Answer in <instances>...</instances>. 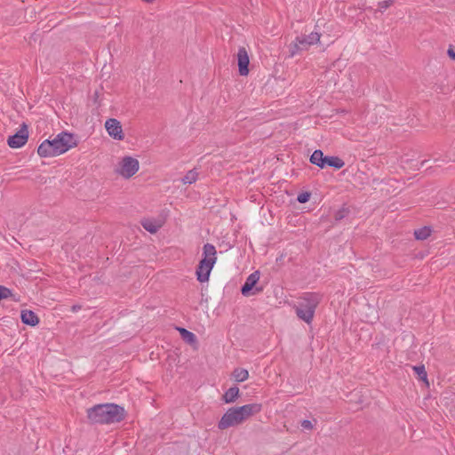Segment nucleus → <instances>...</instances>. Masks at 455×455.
<instances>
[{
    "label": "nucleus",
    "instance_id": "bb28decb",
    "mask_svg": "<svg viewBox=\"0 0 455 455\" xmlns=\"http://www.w3.org/2000/svg\"><path fill=\"white\" fill-rule=\"evenodd\" d=\"M12 291L3 285H0V301L12 296Z\"/></svg>",
    "mask_w": 455,
    "mask_h": 455
},
{
    "label": "nucleus",
    "instance_id": "0eeeda50",
    "mask_svg": "<svg viewBox=\"0 0 455 455\" xmlns=\"http://www.w3.org/2000/svg\"><path fill=\"white\" fill-rule=\"evenodd\" d=\"M140 168V163L136 158L124 156L120 163L118 172L125 179L132 177Z\"/></svg>",
    "mask_w": 455,
    "mask_h": 455
},
{
    "label": "nucleus",
    "instance_id": "a878e982",
    "mask_svg": "<svg viewBox=\"0 0 455 455\" xmlns=\"http://www.w3.org/2000/svg\"><path fill=\"white\" fill-rule=\"evenodd\" d=\"M307 40V39L306 38V36L296 37V41L299 44V48L301 49V51H306L310 46L308 41Z\"/></svg>",
    "mask_w": 455,
    "mask_h": 455
},
{
    "label": "nucleus",
    "instance_id": "b1692460",
    "mask_svg": "<svg viewBox=\"0 0 455 455\" xmlns=\"http://www.w3.org/2000/svg\"><path fill=\"white\" fill-rule=\"evenodd\" d=\"M321 34L317 32H312L308 36H306V38L307 39L309 44H317L320 41Z\"/></svg>",
    "mask_w": 455,
    "mask_h": 455
},
{
    "label": "nucleus",
    "instance_id": "6ab92c4d",
    "mask_svg": "<svg viewBox=\"0 0 455 455\" xmlns=\"http://www.w3.org/2000/svg\"><path fill=\"white\" fill-rule=\"evenodd\" d=\"M232 375L236 382L245 381L249 378L248 371L242 368H235Z\"/></svg>",
    "mask_w": 455,
    "mask_h": 455
},
{
    "label": "nucleus",
    "instance_id": "f257e3e1",
    "mask_svg": "<svg viewBox=\"0 0 455 455\" xmlns=\"http://www.w3.org/2000/svg\"><path fill=\"white\" fill-rule=\"evenodd\" d=\"M87 419L91 424H114L125 419L126 412L123 406L113 403H99L86 410Z\"/></svg>",
    "mask_w": 455,
    "mask_h": 455
},
{
    "label": "nucleus",
    "instance_id": "39448f33",
    "mask_svg": "<svg viewBox=\"0 0 455 455\" xmlns=\"http://www.w3.org/2000/svg\"><path fill=\"white\" fill-rule=\"evenodd\" d=\"M28 140V125L26 123L20 124V129L8 137L7 145L12 148H20L23 147Z\"/></svg>",
    "mask_w": 455,
    "mask_h": 455
},
{
    "label": "nucleus",
    "instance_id": "5701e85b",
    "mask_svg": "<svg viewBox=\"0 0 455 455\" xmlns=\"http://www.w3.org/2000/svg\"><path fill=\"white\" fill-rule=\"evenodd\" d=\"M300 52H302V51L299 48V44H298V42L296 40L290 44V45H289L290 57H293Z\"/></svg>",
    "mask_w": 455,
    "mask_h": 455
},
{
    "label": "nucleus",
    "instance_id": "ddd939ff",
    "mask_svg": "<svg viewBox=\"0 0 455 455\" xmlns=\"http://www.w3.org/2000/svg\"><path fill=\"white\" fill-rule=\"evenodd\" d=\"M241 395L240 389L237 386L229 387L222 395V401L225 403H235Z\"/></svg>",
    "mask_w": 455,
    "mask_h": 455
},
{
    "label": "nucleus",
    "instance_id": "9b49d317",
    "mask_svg": "<svg viewBox=\"0 0 455 455\" xmlns=\"http://www.w3.org/2000/svg\"><path fill=\"white\" fill-rule=\"evenodd\" d=\"M237 65H238V72L242 76H248L250 69V58L247 52V50L244 47H240L237 52Z\"/></svg>",
    "mask_w": 455,
    "mask_h": 455
},
{
    "label": "nucleus",
    "instance_id": "20e7f679",
    "mask_svg": "<svg viewBox=\"0 0 455 455\" xmlns=\"http://www.w3.org/2000/svg\"><path fill=\"white\" fill-rule=\"evenodd\" d=\"M217 251L213 244L205 243L203 247V258L199 260L196 266V279L200 283L209 281L210 274L217 261Z\"/></svg>",
    "mask_w": 455,
    "mask_h": 455
},
{
    "label": "nucleus",
    "instance_id": "2eb2a0df",
    "mask_svg": "<svg viewBox=\"0 0 455 455\" xmlns=\"http://www.w3.org/2000/svg\"><path fill=\"white\" fill-rule=\"evenodd\" d=\"M177 330L179 331L181 339L188 344L193 346L197 343V338L195 333L192 331L183 328V327H177Z\"/></svg>",
    "mask_w": 455,
    "mask_h": 455
},
{
    "label": "nucleus",
    "instance_id": "7ed1b4c3",
    "mask_svg": "<svg viewBox=\"0 0 455 455\" xmlns=\"http://www.w3.org/2000/svg\"><path fill=\"white\" fill-rule=\"evenodd\" d=\"M323 299L319 292H304L299 298L297 305L294 306L296 315L299 319L310 324L313 322L315 312Z\"/></svg>",
    "mask_w": 455,
    "mask_h": 455
},
{
    "label": "nucleus",
    "instance_id": "aec40b11",
    "mask_svg": "<svg viewBox=\"0 0 455 455\" xmlns=\"http://www.w3.org/2000/svg\"><path fill=\"white\" fill-rule=\"evenodd\" d=\"M198 172L196 169L189 170L186 175L182 178L183 184H192L196 181Z\"/></svg>",
    "mask_w": 455,
    "mask_h": 455
},
{
    "label": "nucleus",
    "instance_id": "c756f323",
    "mask_svg": "<svg viewBox=\"0 0 455 455\" xmlns=\"http://www.w3.org/2000/svg\"><path fill=\"white\" fill-rule=\"evenodd\" d=\"M447 55L449 56L450 59L455 60V48H453L452 45H450L447 51Z\"/></svg>",
    "mask_w": 455,
    "mask_h": 455
},
{
    "label": "nucleus",
    "instance_id": "6e6552de",
    "mask_svg": "<svg viewBox=\"0 0 455 455\" xmlns=\"http://www.w3.org/2000/svg\"><path fill=\"white\" fill-rule=\"evenodd\" d=\"M260 273L259 270L251 273L245 280L244 283L241 287V293L243 296H251L259 293L262 291V288L256 287L259 280Z\"/></svg>",
    "mask_w": 455,
    "mask_h": 455
},
{
    "label": "nucleus",
    "instance_id": "cd10ccee",
    "mask_svg": "<svg viewBox=\"0 0 455 455\" xmlns=\"http://www.w3.org/2000/svg\"><path fill=\"white\" fill-rule=\"evenodd\" d=\"M394 4V0H384L378 3L379 12H383Z\"/></svg>",
    "mask_w": 455,
    "mask_h": 455
},
{
    "label": "nucleus",
    "instance_id": "f3484780",
    "mask_svg": "<svg viewBox=\"0 0 455 455\" xmlns=\"http://www.w3.org/2000/svg\"><path fill=\"white\" fill-rule=\"evenodd\" d=\"M432 233V228L429 226H424L420 228L414 230V237L416 240L423 241L427 239Z\"/></svg>",
    "mask_w": 455,
    "mask_h": 455
},
{
    "label": "nucleus",
    "instance_id": "f03ea898",
    "mask_svg": "<svg viewBox=\"0 0 455 455\" xmlns=\"http://www.w3.org/2000/svg\"><path fill=\"white\" fill-rule=\"evenodd\" d=\"M76 146L74 133L61 132L53 140H44L37 148V154L41 157L57 156Z\"/></svg>",
    "mask_w": 455,
    "mask_h": 455
},
{
    "label": "nucleus",
    "instance_id": "9d476101",
    "mask_svg": "<svg viewBox=\"0 0 455 455\" xmlns=\"http://www.w3.org/2000/svg\"><path fill=\"white\" fill-rule=\"evenodd\" d=\"M242 422H244L250 417L258 414L262 410L261 403H248L243 406L235 407Z\"/></svg>",
    "mask_w": 455,
    "mask_h": 455
},
{
    "label": "nucleus",
    "instance_id": "393cba45",
    "mask_svg": "<svg viewBox=\"0 0 455 455\" xmlns=\"http://www.w3.org/2000/svg\"><path fill=\"white\" fill-rule=\"evenodd\" d=\"M311 193L309 191H303L297 196V201L300 204H306L310 200Z\"/></svg>",
    "mask_w": 455,
    "mask_h": 455
},
{
    "label": "nucleus",
    "instance_id": "473e14b6",
    "mask_svg": "<svg viewBox=\"0 0 455 455\" xmlns=\"http://www.w3.org/2000/svg\"><path fill=\"white\" fill-rule=\"evenodd\" d=\"M426 162H427V160L422 161V162L420 163V165H421V166H424Z\"/></svg>",
    "mask_w": 455,
    "mask_h": 455
},
{
    "label": "nucleus",
    "instance_id": "423d86ee",
    "mask_svg": "<svg viewBox=\"0 0 455 455\" xmlns=\"http://www.w3.org/2000/svg\"><path fill=\"white\" fill-rule=\"evenodd\" d=\"M242 420L235 407L229 408L218 422V428L220 430L242 424Z\"/></svg>",
    "mask_w": 455,
    "mask_h": 455
},
{
    "label": "nucleus",
    "instance_id": "4468645a",
    "mask_svg": "<svg viewBox=\"0 0 455 455\" xmlns=\"http://www.w3.org/2000/svg\"><path fill=\"white\" fill-rule=\"evenodd\" d=\"M345 165V162L339 156H325L324 168L327 166L332 167L334 170H339Z\"/></svg>",
    "mask_w": 455,
    "mask_h": 455
},
{
    "label": "nucleus",
    "instance_id": "2f4dec72",
    "mask_svg": "<svg viewBox=\"0 0 455 455\" xmlns=\"http://www.w3.org/2000/svg\"><path fill=\"white\" fill-rule=\"evenodd\" d=\"M142 1L150 4V3H153L155 0H142Z\"/></svg>",
    "mask_w": 455,
    "mask_h": 455
},
{
    "label": "nucleus",
    "instance_id": "7c9ffc66",
    "mask_svg": "<svg viewBox=\"0 0 455 455\" xmlns=\"http://www.w3.org/2000/svg\"><path fill=\"white\" fill-rule=\"evenodd\" d=\"M82 308V306L79 304H75L71 307V311L73 313L78 312Z\"/></svg>",
    "mask_w": 455,
    "mask_h": 455
},
{
    "label": "nucleus",
    "instance_id": "c85d7f7f",
    "mask_svg": "<svg viewBox=\"0 0 455 455\" xmlns=\"http://www.w3.org/2000/svg\"><path fill=\"white\" fill-rule=\"evenodd\" d=\"M301 427L304 428V429H312L313 428V424L310 420L308 419H304L301 421Z\"/></svg>",
    "mask_w": 455,
    "mask_h": 455
},
{
    "label": "nucleus",
    "instance_id": "412c9836",
    "mask_svg": "<svg viewBox=\"0 0 455 455\" xmlns=\"http://www.w3.org/2000/svg\"><path fill=\"white\" fill-rule=\"evenodd\" d=\"M413 371H415V373L418 375L419 377V379L426 382L427 384H428V381H427V371L425 369V366L424 365H416V366H413Z\"/></svg>",
    "mask_w": 455,
    "mask_h": 455
},
{
    "label": "nucleus",
    "instance_id": "a211bd4d",
    "mask_svg": "<svg viewBox=\"0 0 455 455\" xmlns=\"http://www.w3.org/2000/svg\"><path fill=\"white\" fill-rule=\"evenodd\" d=\"M140 223L143 228L149 232L150 234H156L161 228V224L148 219L141 220Z\"/></svg>",
    "mask_w": 455,
    "mask_h": 455
},
{
    "label": "nucleus",
    "instance_id": "f8f14e48",
    "mask_svg": "<svg viewBox=\"0 0 455 455\" xmlns=\"http://www.w3.org/2000/svg\"><path fill=\"white\" fill-rule=\"evenodd\" d=\"M20 320L22 323L31 327L36 326L40 321L38 315L34 311L29 309L21 310Z\"/></svg>",
    "mask_w": 455,
    "mask_h": 455
},
{
    "label": "nucleus",
    "instance_id": "dca6fc26",
    "mask_svg": "<svg viewBox=\"0 0 455 455\" xmlns=\"http://www.w3.org/2000/svg\"><path fill=\"white\" fill-rule=\"evenodd\" d=\"M324 158L325 156L323 155V151L321 149H315L310 156L309 161L312 164H315L319 168L323 169Z\"/></svg>",
    "mask_w": 455,
    "mask_h": 455
},
{
    "label": "nucleus",
    "instance_id": "1a4fd4ad",
    "mask_svg": "<svg viewBox=\"0 0 455 455\" xmlns=\"http://www.w3.org/2000/svg\"><path fill=\"white\" fill-rule=\"evenodd\" d=\"M105 128L109 136L113 139L117 140H123L124 139L122 125L118 120L108 118L105 123Z\"/></svg>",
    "mask_w": 455,
    "mask_h": 455
},
{
    "label": "nucleus",
    "instance_id": "4be33fe9",
    "mask_svg": "<svg viewBox=\"0 0 455 455\" xmlns=\"http://www.w3.org/2000/svg\"><path fill=\"white\" fill-rule=\"evenodd\" d=\"M350 213V210L348 207L343 205L339 210H338L334 214V219L336 221H340Z\"/></svg>",
    "mask_w": 455,
    "mask_h": 455
}]
</instances>
